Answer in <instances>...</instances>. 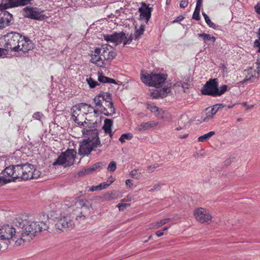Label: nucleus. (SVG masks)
Listing matches in <instances>:
<instances>
[{
    "label": "nucleus",
    "instance_id": "nucleus-1",
    "mask_svg": "<svg viewBox=\"0 0 260 260\" xmlns=\"http://www.w3.org/2000/svg\"><path fill=\"white\" fill-rule=\"evenodd\" d=\"M27 215H23L16 219V224L23 229L20 237L15 241L16 246H20L24 241H29V239L28 237L31 238L35 236L36 233L48 229L47 219L45 221H31L27 220Z\"/></svg>",
    "mask_w": 260,
    "mask_h": 260
},
{
    "label": "nucleus",
    "instance_id": "nucleus-2",
    "mask_svg": "<svg viewBox=\"0 0 260 260\" xmlns=\"http://www.w3.org/2000/svg\"><path fill=\"white\" fill-rule=\"evenodd\" d=\"M117 55L112 46L103 44L100 47L95 48L90 54V62L99 68H105Z\"/></svg>",
    "mask_w": 260,
    "mask_h": 260
},
{
    "label": "nucleus",
    "instance_id": "nucleus-3",
    "mask_svg": "<svg viewBox=\"0 0 260 260\" xmlns=\"http://www.w3.org/2000/svg\"><path fill=\"white\" fill-rule=\"evenodd\" d=\"M95 107L101 113L107 116H113L115 113L112 99L110 93L103 92L95 95L93 99Z\"/></svg>",
    "mask_w": 260,
    "mask_h": 260
},
{
    "label": "nucleus",
    "instance_id": "nucleus-4",
    "mask_svg": "<svg viewBox=\"0 0 260 260\" xmlns=\"http://www.w3.org/2000/svg\"><path fill=\"white\" fill-rule=\"evenodd\" d=\"M228 88V86L225 84L219 87L217 79L214 78L206 81L200 91L203 95L217 97L223 94L226 91Z\"/></svg>",
    "mask_w": 260,
    "mask_h": 260
},
{
    "label": "nucleus",
    "instance_id": "nucleus-5",
    "mask_svg": "<svg viewBox=\"0 0 260 260\" xmlns=\"http://www.w3.org/2000/svg\"><path fill=\"white\" fill-rule=\"evenodd\" d=\"M167 74H151L144 71L140 73V80L148 86L159 87L167 79Z\"/></svg>",
    "mask_w": 260,
    "mask_h": 260
},
{
    "label": "nucleus",
    "instance_id": "nucleus-6",
    "mask_svg": "<svg viewBox=\"0 0 260 260\" xmlns=\"http://www.w3.org/2000/svg\"><path fill=\"white\" fill-rule=\"evenodd\" d=\"M23 36L21 34L11 31L4 36V48L6 51L17 52L20 47L19 43Z\"/></svg>",
    "mask_w": 260,
    "mask_h": 260
},
{
    "label": "nucleus",
    "instance_id": "nucleus-7",
    "mask_svg": "<svg viewBox=\"0 0 260 260\" xmlns=\"http://www.w3.org/2000/svg\"><path fill=\"white\" fill-rule=\"evenodd\" d=\"M17 172L20 174L19 179L23 180L38 178L41 175V172L35 169L34 166L28 164L17 165Z\"/></svg>",
    "mask_w": 260,
    "mask_h": 260
},
{
    "label": "nucleus",
    "instance_id": "nucleus-8",
    "mask_svg": "<svg viewBox=\"0 0 260 260\" xmlns=\"http://www.w3.org/2000/svg\"><path fill=\"white\" fill-rule=\"evenodd\" d=\"M89 108H92L90 105L87 104L82 103L79 105H75L72 108V116L73 120L76 124L85 127V124H87L85 122V115L87 113L85 112V107Z\"/></svg>",
    "mask_w": 260,
    "mask_h": 260
},
{
    "label": "nucleus",
    "instance_id": "nucleus-9",
    "mask_svg": "<svg viewBox=\"0 0 260 260\" xmlns=\"http://www.w3.org/2000/svg\"><path fill=\"white\" fill-rule=\"evenodd\" d=\"M76 155L75 150L68 149L67 151L59 155L57 159L53 162L52 165H63L65 167H70L75 162Z\"/></svg>",
    "mask_w": 260,
    "mask_h": 260
},
{
    "label": "nucleus",
    "instance_id": "nucleus-10",
    "mask_svg": "<svg viewBox=\"0 0 260 260\" xmlns=\"http://www.w3.org/2000/svg\"><path fill=\"white\" fill-rule=\"evenodd\" d=\"M55 219L56 229H58L61 232L67 231L74 226L73 220L69 214L61 213L58 216L55 217Z\"/></svg>",
    "mask_w": 260,
    "mask_h": 260
},
{
    "label": "nucleus",
    "instance_id": "nucleus-11",
    "mask_svg": "<svg viewBox=\"0 0 260 260\" xmlns=\"http://www.w3.org/2000/svg\"><path fill=\"white\" fill-rule=\"evenodd\" d=\"M20 236L16 235L15 229L9 224H4L0 226V239L10 240L13 239L16 241L19 239Z\"/></svg>",
    "mask_w": 260,
    "mask_h": 260
},
{
    "label": "nucleus",
    "instance_id": "nucleus-12",
    "mask_svg": "<svg viewBox=\"0 0 260 260\" xmlns=\"http://www.w3.org/2000/svg\"><path fill=\"white\" fill-rule=\"evenodd\" d=\"M81 132L84 137L87 138V139H84V141L92 142L95 147L101 146L98 129L83 128Z\"/></svg>",
    "mask_w": 260,
    "mask_h": 260
},
{
    "label": "nucleus",
    "instance_id": "nucleus-13",
    "mask_svg": "<svg viewBox=\"0 0 260 260\" xmlns=\"http://www.w3.org/2000/svg\"><path fill=\"white\" fill-rule=\"evenodd\" d=\"M193 215L196 219L201 223H209L212 220L211 214L205 208L202 207L195 209Z\"/></svg>",
    "mask_w": 260,
    "mask_h": 260
},
{
    "label": "nucleus",
    "instance_id": "nucleus-14",
    "mask_svg": "<svg viewBox=\"0 0 260 260\" xmlns=\"http://www.w3.org/2000/svg\"><path fill=\"white\" fill-rule=\"evenodd\" d=\"M17 165L7 167L6 169L1 172L0 177L4 179L10 180V182L15 181V180L19 179L18 172H16Z\"/></svg>",
    "mask_w": 260,
    "mask_h": 260
},
{
    "label": "nucleus",
    "instance_id": "nucleus-15",
    "mask_svg": "<svg viewBox=\"0 0 260 260\" xmlns=\"http://www.w3.org/2000/svg\"><path fill=\"white\" fill-rule=\"evenodd\" d=\"M23 14L24 17L29 18L35 20L44 19V15L40 9L26 7L23 10Z\"/></svg>",
    "mask_w": 260,
    "mask_h": 260
},
{
    "label": "nucleus",
    "instance_id": "nucleus-16",
    "mask_svg": "<svg viewBox=\"0 0 260 260\" xmlns=\"http://www.w3.org/2000/svg\"><path fill=\"white\" fill-rule=\"evenodd\" d=\"M124 37V32L121 31L119 33L115 32L111 35H104V39L107 42H110L115 43L116 45H118L122 43Z\"/></svg>",
    "mask_w": 260,
    "mask_h": 260
},
{
    "label": "nucleus",
    "instance_id": "nucleus-17",
    "mask_svg": "<svg viewBox=\"0 0 260 260\" xmlns=\"http://www.w3.org/2000/svg\"><path fill=\"white\" fill-rule=\"evenodd\" d=\"M139 12L140 19L147 23L151 18L152 8L149 7L148 5L143 2L141 3V7L139 9Z\"/></svg>",
    "mask_w": 260,
    "mask_h": 260
},
{
    "label": "nucleus",
    "instance_id": "nucleus-18",
    "mask_svg": "<svg viewBox=\"0 0 260 260\" xmlns=\"http://www.w3.org/2000/svg\"><path fill=\"white\" fill-rule=\"evenodd\" d=\"M93 145L92 142L83 141L79 146L78 153L79 155H84L89 154L93 149L98 148Z\"/></svg>",
    "mask_w": 260,
    "mask_h": 260
},
{
    "label": "nucleus",
    "instance_id": "nucleus-19",
    "mask_svg": "<svg viewBox=\"0 0 260 260\" xmlns=\"http://www.w3.org/2000/svg\"><path fill=\"white\" fill-rule=\"evenodd\" d=\"M19 45V48L17 49V52L21 51L23 53H26L33 48L32 41L26 36H23L22 39L20 40Z\"/></svg>",
    "mask_w": 260,
    "mask_h": 260
},
{
    "label": "nucleus",
    "instance_id": "nucleus-20",
    "mask_svg": "<svg viewBox=\"0 0 260 260\" xmlns=\"http://www.w3.org/2000/svg\"><path fill=\"white\" fill-rule=\"evenodd\" d=\"M13 19L12 15L6 10L0 12V29L9 26Z\"/></svg>",
    "mask_w": 260,
    "mask_h": 260
},
{
    "label": "nucleus",
    "instance_id": "nucleus-21",
    "mask_svg": "<svg viewBox=\"0 0 260 260\" xmlns=\"http://www.w3.org/2000/svg\"><path fill=\"white\" fill-rule=\"evenodd\" d=\"M225 107L223 104H217L213 105L211 109L208 108L206 109V117L203 119V122L208 121L209 119L213 117V116L215 115L217 111L220 108H223Z\"/></svg>",
    "mask_w": 260,
    "mask_h": 260
},
{
    "label": "nucleus",
    "instance_id": "nucleus-22",
    "mask_svg": "<svg viewBox=\"0 0 260 260\" xmlns=\"http://www.w3.org/2000/svg\"><path fill=\"white\" fill-rule=\"evenodd\" d=\"M170 92V89L169 88H159L157 87L151 92L150 96L153 99L163 98Z\"/></svg>",
    "mask_w": 260,
    "mask_h": 260
},
{
    "label": "nucleus",
    "instance_id": "nucleus-23",
    "mask_svg": "<svg viewBox=\"0 0 260 260\" xmlns=\"http://www.w3.org/2000/svg\"><path fill=\"white\" fill-rule=\"evenodd\" d=\"M103 165L102 162H96L95 164L92 165L89 167L85 168L79 172V176H82L84 175L90 174L93 173L98 169H100L103 167Z\"/></svg>",
    "mask_w": 260,
    "mask_h": 260
},
{
    "label": "nucleus",
    "instance_id": "nucleus-24",
    "mask_svg": "<svg viewBox=\"0 0 260 260\" xmlns=\"http://www.w3.org/2000/svg\"><path fill=\"white\" fill-rule=\"evenodd\" d=\"M147 109L154 113V115L159 119H163V115L165 111L161 109H159L153 104L150 103L147 104Z\"/></svg>",
    "mask_w": 260,
    "mask_h": 260
},
{
    "label": "nucleus",
    "instance_id": "nucleus-25",
    "mask_svg": "<svg viewBox=\"0 0 260 260\" xmlns=\"http://www.w3.org/2000/svg\"><path fill=\"white\" fill-rule=\"evenodd\" d=\"M158 124L157 122L150 121L149 122H142L137 126V129L139 131L147 130L151 127H156Z\"/></svg>",
    "mask_w": 260,
    "mask_h": 260
},
{
    "label": "nucleus",
    "instance_id": "nucleus-26",
    "mask_svg": "<svg viewBox=\"0 0 260 260\" xmlns=\"http://www.w3.org/2000/svg\"><path fill=\"white\" fill-rule=\"evenodd\" d=\"M245 72H246L247 73H248V75H246L245 79H244L243 80H242L240 82L241 83L244 84L246 82L250 81L252 79H255V80L258 79V77H255L254 74H253L252 73V72H253V71H252V69L251 68H249L246 70H245ZM255 71H254V73H255Z\"/></svg>",
    "mask_w": 260,
    "mask_h": 260
},
{
    "label": "nucleus",
    "instance_id": "nucleus-27",
    "mask_svg": "<svg viewBox=\"0 0 260 260\" xmlns=\"http://www.w3.org/2000/svg\"><path fill=\"white\" fill-rule=\"evenodd\" d=\"M170 220V218H165L156 222L151 223L149 225V229H157L161 227L163 225L167 224Z\"/></svg>",
    "mask_w": 260,
    "mask_h": 260
},
{
    "label": "nucleus",
    "instance_id": "nucleus-28",
    "mask_svg": "<svg viewBox=\"0 0 260 260\" xmlns=\"http://www.w3.org/2000/svg\"><path fill=\"white\" fill-rule=\"evenodd\" d=\"M98 81L103 83L116 84L115 80L103 76L101 74H100L98 76Z\"/></svg>",
    "mask_w": 260,
    "mask_h": 260
},
{
    "label": "nucleus",
    "instance_id": "nucleus-29",
    "mask_svg": "<svg viewBox=\"0 0 260 260\" xmlns=\"http://www.w3.org/2000/svg\"><path fill=\"white\" fill-rule=\"evenodd\" d=\"M113 124V122L112 119H105L104 120V126H103V129H104L105 132H110V130H111Z\"/></svg>",
    "mask_w": 260,
    "mask_h": 260
},
{
    "label": "nucleus",
    "instance_id": "nucleus-30",
    "mask_svg": "<svg viewBox=\"0 0 260 260\" xmlns=\"http://www.w3.org/2000/svg\"><path fill=\"white\" fill-rule=\"evenodd\" d=\"M180 120H181L182 122L181 125L180 124V129L185 128L189 124L188 117L186 114H183L180 116Z\"/></svg>",
    "mask_w": 260,
    "mask_h": 260
},
{
    "label": "nucleus",
    "instance_id": "nucleus-31",
    "mask_svg": "<svg viewBox=\"0 0 260 260\" xmlns=\"http://www.w3.org/2000/svg\"><path fill=\"white\" fill-rule=\"evenodd\" d=\"M104 199L106 201H111L117 199V192L113 190L110 192H108L105 194L104 196Z\"/></svg>",
    "mask_w": 260,
    "mask_h": 260
},
{
    "label": "nucleus",
    "instance_id": "nucleus-32",
    "mask_svg": "<svg viewBox=\"0 0 260 260\" xmlns=\"http://www.w3.org/2000/svg\"><path fill=\"white\" fill-rule=\"evenodd\" d=\"M202 15L203 16V17H204L205 21L206 23H207L209 27L214 29H217V26L216 24L212 22L211 19H209V17H208V15H207L205 12H202Z\"/></svg>",
    "mask_w": 260,
    "mask_h": 260
},
{
    "label": "nucleus",
    "instance_id": "nucleus-33",
    "mask_svg": "<svg viewBox=\"0 0 260 260\" xmlns=\"http://www.w3.org/2000/svg\"><path fill=\"white\" fill-rule=\"evenodd\" d=\"M6 6L9 8H13L19 7L18 0H4Z\"/></svg>",
    "mask_w": 260,
    "mask_h": 260
},
{
    "label": "nucleus",
    "instance_id": "nucleus-34",
    "mask_svg": "<svg viewBox=\"0 0 260 260\" xmlns=\"http://www.w3.org/2000/svg\"><path fill=\"white\" fill-rule=\"evenodd\" d=\"M215 134L214 131H210V132L204 134V135L199 137V138H198V141L199 142H204L207 141L208 139H210L211 137L213 136Z\"/></svg>",
    "mask_w": 260,
    "mask_h": 260
},
{
    "label": "nucleus",
    "instance_id": "nucleus-35",
    "mask_svg": "<svg viewBox=\"0 0 260 260\" xmlns=\"http://www.w3.org/2000/svg\"><path fill=\"white\" fill-rule=\"evenodd\" d=\"M133 138V135L131 133H127L122 134L121 137H120L119 139V141L121 142L122 144L125 143V140H129L132 139Z\"/></svg>",
    "mask_w": 260,
    "mask_h": 260
},
{
    "label": "nucleus",
    "instance_id": "nucleus-36",
    "mask_svg": "<svg viewBox=\"0 0 260 260\" xmlns=\"http://www.w3.org/2000/svg\"><path fill=\"white\" fill-rule=\"evenodd\" d=\"M190 81L188 78L183 80L182 83H181V87L184 89V92H186V90L188 89L190 87Z\"/></svg>",
    "mask_w": 260,
    "mask_h": 260
},
{
    "label": "nucleus",
    "instance_id": "nucleus-37",
    "mask_svg": "<svg viewBox=\"0 0 260 260\" xmlns=\"http://www.w3.org/2000/svg\"><path fill=\"white\" fill-rule=\"evenodd\" d=\"M145 30V26L144 25H141L139 26V28H136V31L135 32L136 39H138L142 35Z\"/></svg>",
    "mask_w": 260,
    "mask_h": 260
},
{
    "label": "nucleus",
    "instance_id": "nucleus-38",
    "mask_svg": "<svg viewBox=\"0 0 260 260\" xmlns=\"http://www.w3.org/2000/svg\"><path fill=\"white\" fill-rule=\"evenodd\" d=\"M86 81L90 88H94L95 87V86L99 85L98 82L93 80V79L91 77L87 78Z\"/></svg>",
    "mask_w": 260,
    "mask_h": 260
},
{
    "label": "nucleus",
    "instance_id": "nucleus-39",
    "mask_svg": "<svg viewBox=\"0 0 260 260\" xmlns=\"http://www.w3.org/2000/svg\"><path fill=\"white\" fill-rule=\"evenodd\" d=\"M200 9L201 8H196V9H194L193 16H192V18L194 20H200Z\"/></svg>",
    "mask_w": 260,
    "mask_h": 260
},
{
    "label": "nucleus",
    "instance_id": "nucleus-40",
    "mask_svg": "<svg viewBox=\"0 0 260 260\" xmlns=\"http://www.w3.org/2000/svg\"><path fill=\"white\" fill-rule=\"evenodd\" d=\"M116 164L115 161H112L110 162V164L108 165L107 170L110 172H113L116 170Z\"/></svg>",
    "mask_w": 260,
    "mask_h": 260
},
{
    "label": "nucleus",
    "instance_id": "nucleus-41",
    "mask_svg": "<svg viewBox=\"0 0 260 260\" xmlns=\"http://www.w3.org/2000/svg\"><path fill=\"white\" fill-rule=\"evenodd\" d=\"M43 116V114L40 112H36L32 115V118L38 120H41V119Z\"/></svg>",
    "mask_w": 260,
    "mask_h": 260
},
{
    "label": "nucleus",
    "instance_id": "nucleus-42",
    "mask_svg": "<svg viewBox=\"0 0 260 260\" xmlns=\"http://www.w3.org/2000/svg\"><path fill=\"white\" fill-rule=\"evenodd\" d=\"M199 37L202 38L203 41H208L211 37V36L208 34L202 33L198 34Z\"/></svg>",
    "mask_w": 260,
    "mask_h": 260
},
{
    "label": "nucleus",
    "instance_id": "nucleus-43",
    "mask_svg": "<svg viewBox=\"0 0 260 260\" xmlns=\"http://www.w3.org/2000/svg\"><path fill=\"white\" fill-rule=\"evenodd\" d=\"M131 206L129 203H123V204H119L118 205V207L119 208V210L122 211L124 210L126 208L129 207Z\"/></svg>",
    "mask_w": 260,
    "mask_h": 260
},
{
    "label": "nucleus",
    "instance_id": "nucleus-44",
    "mask_svg": "<svg viewBox=\"0 0 260 260\" xmlns=\"http://www.w3.org/2000/svg\"><path fill=\"white\" fill-rule=\"evenodd\" d=\"M33 0H18V2H19V7L30 4L31 2Z\"/></svg>",
    "mask_w": 260,
    "mask_h": 260
},
{
    "label": "nucleus",
    "instance_id": "nucleus-45",
    "mask_svg": "<svg viewBox=\"0 0 260 260\" xmlns=\"http://www.w3.org/2000/svg\"><path fill=\"white\" fill-rule=\"evenodd\" d=\"M87 200H79V206H80V207L81 208H88V206L87 205Z\"/></svg>",
    "mask_w": 260,
    "mask_h": 260
},
{
    "label": "nucleus",
    "instance_id": "nucleus-46",
    "mask_svg": "<svg viewBox=\"0 0 260 260\" xmlns=\"http://www.w3.org/2000/svg\"><path fill=\"white\" fill-rule=\"evenodd\" d=\"M102 190L101 186H99L98 185L96 186H92L91 187H90L89 188V190H88V191H95L96 190Z\"/></svg>",
    "mask_w": 260,
    "mask_h": 260
},
{
    "label": "nucleus",
    "instance_id": "nucleus-47",
    "mask_svg": "<svg viewBox=\"0 0 260 260\" xmlns=\"http://www.w3.org/2000/svg\"><path fill=\"white\" fill-rule=\"evenodd\" d=\"M168 229V227L166 226L164 228V229H162V230H159V231H156V236H157L158 237L162 236L164 235L163 232L167 231Z\"/></svg>",
    "mask_w": 260,
    "mask_h": 260
},
{
    "label": "nucleus",
    "instance_id": "nucleus-48",
    "mask_svg": "<svg viewBox=\"0 0 260 260\" xmlns=\"http://www.w3.org/2000/svg\"><path fill=\"white\" fill-rule=\"evenodd\" d=\"M113 179L112 180H110V183H107V182H104L101 184H99V186H101L102 190L104 189L107 187H108L109 186H110V184L113 182Z\"/></svg>",
    "mask_w": 260,
    "mask_h": 260
},
{
    "label": "nucleus",
    "instance_id": "nucleus-49",
    "mask_svg": "<svg viewBox=\"0 0 260 260\" xmlns=\"http://www.w3.org/2000/svg\"><path fill=\"white\" fill-rule=\"evenodd\" d=\"M132 40L133 39L131 38V36H130L128 38H127L126 37L124 36V38L123 40H122V41H123L124 45L130 44Z\"/></svg>",
    "mask_w": 260,
    "mask_h": 260
},
{
    "label": "nucleus",
    "instance_id": "nucleus-50",
    "mask_svg": "<svg viewBox=\"0 0 260 260\" xmlns=\"http://www.w3.org/2000/svg\"><path fill=\"white\" fill-rule=\"evenodd\" d=\"M158 167L157 165H153L152 166H149L147 168V171L148 173H152L154 172V169H156Z\"/></svg>",
    "mask_w": 260,
    "mask_h": 260
},
{
    "label": "nucleus",
    "instance_id": "nucleus-51",
    "mask_svg": "<svg viewBox=\"0 0 260 260\" xmlns=\"http://www.w3.org/2000/svg\"><path fill=\"white\" fill-rule=\"evenodd\" d=\"M125 185L127 188H131L133 185V180L131 179H128L125 181Z\"/></svg>",
    "mask_w": 260,
    "mask_h": 260
},
{
    "label": "nucleus",
    "instance_id": "nucleus-52",
    "mask_svg": "<svg viewBox=\"0 0 260 260\" xmlns=\"http://www.w3.org/2000/svg\"><path fill=\"white\" fill-rule=\"evenodd\" d=\"M9 8L6 7V3L4 2V0H2L0 3V10L3 11V10H5L8 9Z\"/></svg>",
    "mask_w": 260,
    "mask_h": 260
},
{
    "label": "nucleus",
    "instance_id": "nucleus-53",
    "mask_svg": "<svg viewBox=\"0 0 260 260\" xmlns=\"http://www.w3.org/2000/svg\"><path fill=\"white\" fill-rule=\"evenodd\" d=\"M188 1H182L180 3V5H179L180 8H185L188 6Z\"/></svg>",
    "mask_w": 260,
    "mask_h": 260
},
{
    "label": "nucleus",
    "instance_id": "nucleus-54",
    "mask_svg": "<svg viewBox=\"0 0 260 260\" xmlns=\"http://www.w3.org/2000/svg\"><path fill=\"white\" fill-rule=\"evenodd\" d=\"M10 180L4 179V178H1L0 177V186L2 185L3 184H6L10 182Z\"/></svg>",
    "mask_w": 260,
    "mask_h": 260
},
{
    "label": "nucleus",
    "instance_id": "nucleus-55",
    "mask_svg": "<svg viewBox=\"0 0 260 260\" xmlns=\"http://www.w3.org/2000/svg\"><path fill=\"white\" fill-rule=\"evenodd\" d=\"M133 199V197L131 196H127L125 198H123L121 201L122 202H130Z\"/></svg>",
    "mask_w": 260,
    "mask_h": 260
},
{
    "label": "nucleus",
    "instance_id": "nucleus-56",
    "mask_svg": "<svg viewBox=\"0 0 260 260\" xmlns=\"http://www.w3.org/2000/svg\"><path fill=\"white\" fill-rule=\"evenodd\" d=\"M254 46H256V47H258V48H259V49H258L257 51L260 53V42H259V40H255V41H254Z\"/></svg>",
    "mask_w": 260,
    "mask_h": 260
},
{
    "label": "nucleus",
    "instance_id": "nucleus-57",
    "mask_svg": "<svg viewBox=\"0 0 260 260\" xmlns=\"http://www.w3.org/2000/svg\"><path fill=\"white\" fill-rule=\"evenodd\" d=\"M137 172L136 170H133L131 171V172L130 173V175H131V177L137 178V177L136 176Z\"/></svg>",
    "mask_w": 260,
    "mask_h": 260
},
{
    "label": "nucleus",
    "instance_id": "nucleus-58",
    "mask_svg": "<svg viewBox=\"0 0 260 260\" xmlns=\"http://www.w3.org/2000/svg\"><path fill=\"white\" fill-rule=\"evenodd\" d=\"M256 63V65H257V67H256L257 71H256V72L258 74L260 73V60L257 59Z\"/></svg>",
    "mask_w": 260,
    "mask_h": 260
},
{
    "label": "nucleus",
    "instance_id": "nucleus-59",
    "mask_svg": "<svg viewBox=\"0 0 260 260\" xmlns=\"http://www.w3.org/2000/svg\"><path fill=\"white\" fill-rule=\"evenodd\" d=\"M8 50H6L5 48H0V57L6 54V52Z\"/></svg>",
    "mask_w": 260,
    "mask_h": 260
},
{
    "label": "nucleus",
    "instance_id": "nucleus-60",
    "mask_svg": "<svg viewBox=\"0 0 260 260\" xmlns=\"http://www.w3.org/2000/svg\"><path fill=\"white\" fill-rule=\"evenodd\" d=\"M254 9L256 13H260V3H257L256 6H254Z\"/></svg>",
    "mask_w": 260,
    "mask_h": 260
},
{
    "label": "nucleus",
    "instance_id": "nucleus-61",
    "mask_svg": "<svg viewBox=\"0 0 260 260\" xmlns=\"http://www.w3.org/2000/svg\"><path fill=\"white\" fill-rule=\"evenodd\" d=\"M202 4V0H198L196 8H201Z\"/></svg>",
    "mask_w": 260,
    "mask_h": 260
},
{
    "label": "nucleus",
    "instance_id": "nucleus-62",
    "mask_svg": "<svg viewBox=\"0 0 260 260\" xmlns=\"http://www.w3.org/2000/svg\"><path fill=\"white\" fill-rule=\"evenodd\" d=\"M105 134L109 135L111 138H112L114 134V132H112V130H110V131H105Z\"/></svg>",
    "mask_w": 260,
    "mask_h": 260
},
{
    "label": "nucleus",
    "instance_id": "nucleus-63",
    "mask_svg": "<svg viewBox=\"0 0 260 260\" xmlns=\"http://www.w3.org/2000/svg\"><path fill=\"white\" fill-rule=\"evenodd\" d=\"M243 106L246 107V110H247L249 109L253 108L254 107V105H247L246 102L243 103Z\"/></svg>",
    "mask_w": 260,
    "mask_h": 260
},
{
    "label": "nucleus",
    "instance_id": "nucleus-64",
    "mask_svg": "<svg viewBox=\"0 0 260 260\" xmlns=\"http://www.w3.org/2000/svg\"><path fill=\"white\" fill-rule=\"evenodd\" d=\"M231 162H232L231 159L229 158V159H226V160L225 161V165H229L231 164Z\"/></svg>",
    "mask_w": 260,
    "mask_h": 260
}]
</instances>
